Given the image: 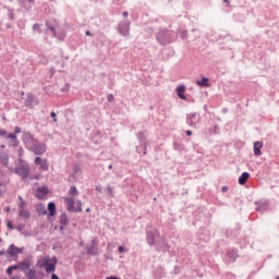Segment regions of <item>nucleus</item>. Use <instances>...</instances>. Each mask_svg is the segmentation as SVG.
I'll return each mask as SVG.
<instances>
[{"label":"nucleus","mask_w":279,"mask_h":279,"mask_svg":"<svg viewBox=\"0 0 279 279\" xmlns=\"http://www.w3.org/2000/svg\"><path fill=\"white\" fill-rule=\"evenodd\" d=\"M56 265H58V258L49 256L38 259L36 263V267L38 269H45L46 274H53L56 271Z\"/></svg>","instance_id":"f257e3e1"},{"label":"nucleus","mask_w":279,"mask_h":279,"mask_svg":"<svg viewBox=\"0 0 279 279\" xmlns=\"http://www.w3.org/2000/svg\"><path fill=\"white\" fill-rule=\"evenodd\" d=\"M156 38L160 45H169V43H173V33L161 29L157 33Z\"/></svg>","instance_id":"f03ea898"},{"label":"nucleus","mask_w":279,"mask_h":279,"mask_svg":"<svg viewBox=\"0 0 279 279\" xmlns=\"http://www.w3.org/2000/svg\"><path fill=\"white\" fill-rule=\"evenodd\" d=\"M199 123H202V116L197 112H191L186 114V125L194 130L199 128Z\"/></svg>","instance_id":"7ed1b4c3"},{"label":"nucleus","mask_w":279,"mask_h":279,"mask_svg":"<svg viewBox=\"0 0 279 279\" xmlns=\"http://www.w3.org/2000/svg\"><path fill=\"white\" fill-rule=\"evenodd\" d=\"M64 203L69 213H82V201H76V207L75 199H73V197H65Z\"/></svg>","instance_id":"20e7f679"},{"label":"nucleus","mask_w":279,"mask_h":279,"mask_svg":"<svg viewBox=\"0 0 279 279\" xmlns=\"http://www.w3.org/2000/svg\"><path fill=\"white\" fill-rule=\"evenodd\" d=\"M28 149L33 151L35 156H43L47 153V144L41 143L37 140Z\"/></svg>","instance_id":"39448f33"},{"label":"nucleus","mask_w":279,"mask_h":279,"mask_svg":"<svg viewBox=\"0 0 279 279\" xmlns=\"http://www.w3.org/2000/svg\"><path fill=\"white\" fill-rule=\"evenodd\" d=\"M19 217H22V219H29V217H32V214L29 213V210H27V202L23 199V196H19Z\"/></svg>","instance_id":"423d86ee"},{"label":"nucleus","mask_w":279,"mask_h":279,"mask_svg":"<svg viewBox=\"0 0 279 279\" xmlns=\"http://www.w3.org/2000/svg\"><path fill=\"white\" fill-rule=\"evenodd\" d=\"M14 173H16V175H21L22 180H27L29 178V165L23 163L17 166L14 169Z\"/></svg>","instance_id":"0eeeda50"},{"label":"nucleus","mask_w":279,"mask_h":279,"mask_svg":"<svg viewBox=\"0 0 279 279\" xmlns=\"http://www.w3.org/2000/svg\"><path fill=\"white\" fill-rule=\"evenodd\" d=\"M158 236H160V232L156 229L146 231V241L150 246L156 245V239H158Z\"/></svg>","instance_id":"6e6552de"},{"label":"nucleus","mask_w":279,"mask_h":279,"mask_svg":"<svg viewBox=\"0 0 279 279\" xmlns=\"http://www.w3.org/2000/svg\"><path fill=\"white\" fill-rule=\"evenodd\" d=\"M14 132L15 133L8 134L7 138H8V141H11V144L13 145V147H19V140L16 137V134H21V132H23V130L21 129V126H15Z\"/></svg>","instance_id":"1a4fd4ad"},{"label":"nucleus","mask_w":279,"mask_h":279,"mask_svg":"<svg viewBox=\"0 0 279 279\" xmlns=\"http://www.w3.org/2000/svg\"><path fill=\"white\" fill-rule=\"evenodd\" d=\"M22 141L29 149L37 140L34 138V135L32 133L24 131L22 135Z\"/></svg>","instance_id":"9d476101"},{"label":"nucleus","mask_w":279,"mask_h":279,"mask_svg":"<svg viewBox=\"0 0 279 279\" xmlns=\"http://www.w3.org/2000/svg\"><path fill=\"white\" fill-rule=\"evenodd\" d=\"M98 245H99V241L97 240V238H94L92 240V245L86 246L87 254H89L90 256H97V254H99V252H97Z\"/></svg>","instance_id":"9b49d317"},{"label":"nucleus","mask_w":279,"mask_h":279,"mask_svg":"<svg viewBox=\"0 0 279 279\" xmlns=\"http://www.w3.org/2000/svg\"><path fill=\"white\" fill-rule=\"evenodd\" d=\"M35 165L39 166L40 171H49V161H47V159L36 157Z\"/></svg>","instance_id":"f8f14e48"},{"label":"nucleus","mask_w":279,"mask_h":279,"mask_svg":"<svg viewBox=\"0 0 279 279\" xmlns=\"http://www.w3.org/2000/svg\"><path fill=\"white\" fill-rule=\"evenodd\" d=\"M119 32L122 36L130 35V21H123L119 24Z\"/></svg>","instance_id":"ddd939ff"},{"label":"nucleus","mask_w":279,"mask_h":279,"mask_svg":"<svg viewBox=\"0 0 279 279\" xmlns=\"http://www.w3.org/2000/svg\"><path fill=\"white\" fill-rule=\"evenodd\" d=\"M46 25H47L48 29H50V32H52L54 38H58L59 40H64V38H66V32L57 33L56 27L51 26L49 24V22H47Z\"/></svg>","instance_id":"4468645a"},{"label":"nucleus","mask_w":279,"mask_h":279,"mask_svg":"<svg viewBox=\"0 0 279 279\" xmlns=\"http://www.w3.org/2000/svg\"><path fill=\"white\" fill-rule=\"evenodd\" d=\"M257 213H265V210H269V202L268 201H259L255 202Z\"/></svg>","instance_id":"2eb2a0df"},{"label":"nucleus","mask_w":279,"mask_h":279,"mask_svg":"<svg viewBox=\"0 0 279 279\" xmlns=\"http://www.w3.org/2000/svg\"><path fill=\"white\" fill-rule=\"evenodd\" d=\"M185 92H186V86H184V85H179L175 88V93H177L178 97L180 99H182L183 101H186V95H184Z\"/></svg>","instance_id":"dca6fc26"},{"label":"nucleus","mask_w":279,"mask_h":279,"mask_svg":"<svg viewBox=\"0 0 279 279\" xmlns=\"http://www.w3.org/2000/svg\"><path fill=\"white\" fill-rule=\"evenodd\" d=\"M23 253V248H19L15 247L14 244L10 245L8 254L9 256H11V258H14V256H16L17 254H22Z\"/></svg>","instance_id":"f3484780"},{"label":"nucleus","mask_w":279,"mask_h":279,"mask_svg":"<svg viewBox=\"0 0 279 279\" xmlns=\"http://www.w3.org/2000/svg\"><path fill=\"white\" fill-rule=\"evenodd\" d=\"M17 264L20 266V270L23 271L24 274H27V271L29 270V267L32 266L28 259H24L22 262H19Z\"/></svg>","instance_id":"a211bd4d"},{"label":"nucleus","mask_w":279,"mask_h":279,"mask_svg":"<svg viewBox=\"0 0 279 279\" xmlns=\"http://www.w3.org/2000/svg\"><path fill=\"white\" fill-rule=\"evenodd\" d=\"M253 149H254V156H256L257 158L259 156H263V151H260V149H263V142H255Z\"/></svg>","instance_id":"6ab92c4d"},{"label":"nucleus","mask_w":279,"mask_h":279,"mask_svg":"<svg viewBox=\"0 0 279 279\" xmlns=\"http://www.w3.org/2000/svg\"><path fill=\"white\" fill-rule=\"evenodd\" d=\"M59 219L61 223V226L59 227V230H64V228L69 226V217L66 216V213L61 214Z\"/></svg>","instance_id":"aec40b11"},{"label":"nucleus","mask_w":279,"mask_h":279,"mask_svg":"<svg viewBox=\"0 0 279 279\" xmlns=\"http://www.w3.org/2000/svg\"><path fill=\"white\" fill-rule=\"evenodd\" d=\"M236 258H239V253H236L235 251H229L226 255L227 263H234Z\"/></svg>","instance_id":"412c9836"},{"label":"nucleus","mask_w":279,"mask_h":279,"mask_svg":"<svg viewBox=\"0 0 279 279\" xmlns=\"http://www.w3.org/2000/svg\"><path fill=\"white\" fill-rule=\"evenodd\" d=\"M156 250L157 252H167V250H169V244H167V241L161 240L157 243Z\"/></svg>","instance_id":"4be33fe9"},{"label":"nucleus","mask_w":279,"mask_h":279,"mask_svg":"<svg viewBox=\"0 0 279 279\" xmlns=\"http://www.w3.org/2000/svg\"><path fill=\"white\" fill-rule=\"evenodd\" d=\"M49 193V190L47 187H38L36 192V198L43 199L47 194Z\"/></svg>","instance_id":"5701e85b"},{"label":"nucleus","mask_w":279,"mask_h":279,"mask_svg":"<svg viewBox=\"0 0 279 279\" xmlns=\"http://www.w3.org/2000/svg\"><path fill=\"white\" fill-rule=\"evenodd\" d=\"M36 211L38 215L45 216V215H47V207L45 206V204H38L36 206Z\"/></svg>","instance_id":"b1692460"},{"label":"nucleus","mask_w":279,"mask_h":279,"mask_svg":"<svg viewBox=\"0 0 279 279\" xmlns=\"http://www.w3.org/2000/svg\"><path fill=\"white\" fill-rule=\"evenodd\" d=\"M19 3L21 8H32L34 5L35 1L34 0H19Z\"/></svg>","instance_id":"393cba45"},{"label":"nucleus","mask_w":279,"mask_h":279,"mask_svg":"<svg viewBox=\"0 0 279 279\" xmlns=\"http://www.w3.org/2000/svg\"><path fill=\"white\" fill-rule=\"evenodd\" d=\"M48 213L50 217H56V203L50 202L48 204Z\"/></svg>","instance_id":"a878e982"},{"label":"nucleus","mask_w":279,"mask_h":279,"mask_svg":"<svg viewBox=\"0 0 279 279\" xmlns=\"http://www.w3.org/2000/svg\"><path fill=\"white\" fill-rule=\"evenodd\" d=\"M247 180H250L248 172H243L241 174V177L239 178V184L243 185V184H245V182H247Z\"/></svg>","instance_id":"bb28decb"},{"label":"nucleus","mask_w":279,"mask_h":279,"mask_svg":"<svg viewBox=\"0 0 279 279\" xmlns=\"http://www.w3.org/2000/svg\"><path fill=\"white\" fill-rule=\"evenodd\" d=\"M69 195H71V197H76V195H80V192L75 185L70 187Z\"/></svg>","instance_id":"cd10ccee"},{"label":"nucleus","mask_w":279,"mask_h":279,"mask_svg":"<svg viewBox=\"0 0 279 279\" xmlns=\"http://www.w3.org/2000/svg\"><path fill=\"white\" fill-rule=\"evenodd\" d=\"M25 276L27 279H36L37 278L36 270H34V269L27 270V272H25Z\"/></svg>","instance_id":"c85d7f7f"},{"label":"nucleus","mask_w":279,"mask_h":279,"mask_svg":"<svg viewBox=\"0 0 279 279\" xmlns=\"http://www.w3.org/2000/svg\"><path fill=\"white\" fill-rule=\"evenodd\" d=\"M197 86L206 87L208 86V78L203 77L201 81H196Z\"/></svg>","instance_id":"c756f323"},{"label":"nucleus","mask_w":279,"mask_h":279,"mask_svg":"<svg viewBox=\"0 0 279 279\" xmlns=\"http://www.w3.org/2000/svg\"><path fill=\"white\" fill-rule=\"evenodd\" d=\"M106 193L109 195V197H114V187L107 185Z\"/></svg>","instance_id":"7c9ffc66"},{"label":"nucleus","mask_w":279,"mask_h":279,"mask_svg":"<svg viewBox=\"0 0 279 279\" xmlns=\"http://www.w3.org/2000/svg\"><path fill=\"white\" fill-rule=\"evenodd\" d=\"M173 149L175 151H182L184 149V146H182V144H180V143H174L173 144Z\"/></svg>","instance_id":"2f4dec72"},{"label":"nucleus","mask_w":279,"mask_h":279,"mask_svg":"<svg viewBox=\"0 0 279 279\" xmlns=\"http://www.w3.org/2000/svg\"><path fill=\"white\" fill-rule=\"evenodd\" d=\"M8 16H9V20H10V21H14V10L9 9Z\"/></svg>","instance_id":"473e14b6"},{"label":"nucleus","mask_w":279,"mask_h":279,"mask_svg":"<svg viewBox=\"0 0 279 279\" xmlns=\"http://www.w3.org/2000/svg\"><path fill=\"white\" fill-rule=\"evenodd\" d=\"M3 193H5V184L0 182V195H3Z\"/></svg>","instance_id":"72a5a7b5"},{"label":"nucleus","mask_w":279,"mask_h":279,"mask_svg":"<svg viewBox=\"0 0 279 279\" xmlns=\"http://www.w3.org/2000/svg\"><path fill=\"white\" fill-rule=\"evenodd\" d=\"M7 226L9 230H14V225H12V221L8 220Z\"/></svg>","instance_id":"f704fd0d"},{"label":"nucleus","mask_w":279,"mask_h":279,"mask_svg":"<svg viewBox=\"0 0 279 279\" xmlns=\"http://www.w3.org/2000/svg\"><path fill=\"white\" fill-rule=\"evenodd\" d=\"M38 29H40V24H34L33 32H38Z\"/></svg>","instance_id":"c9c22d12"},{"label":"nucleus","mask_w":279,"mask_h":279,"mask_svg":"<svg viewBox=\"0 0 279 279\" xmlns=\"http://www.w3.org/2000/svg\"><path fill=\"white\" fill-rule=\"evenodd\" d=\"M50 117H52L53 123H58V119H56V112L51 111Z\"/></svg>","instance_id":"e433bc0d"},{"label":"nucleus","mask_w":279,"mask_h":279,"mask_svg":"<svg viewBox=\"0 0 279 279\" xmlns=\"http://www.w3.org/2000/svg\"><path fill=\"white\" fill-rule=\"evenodd\" d=\"M107 99H108V101H114V95L109 94V95L107 96Z\"/></svg>","instance_id":"4c0bfd02"},{"label":"nucleus","mask_w":279,"mask_h":279,"mask_svg":"<svg viewBox=\"0 0 279 279\" xmlns=\"http://www.w3.org/2000/svg\"><path fill=\"white\" fill-rule=\"evenodd\" d=\"M0 136H8V131L0 129Z\"/></svg>","instance_id":"58836bf2"},{"label":"nucleus","mask_w":279,"mask_h":279,"mask_svg":"<svg viewBox=\"0 0 279 279\" xmlns=\"http://www.w3.org/2000/svg\"><path fill=\"white\" fill-rule=\"evenodd\" d=\"M14 270L11 268V266L9 267V268H7V274H8V276H12V272H13Z\"/></svg>","instance_id":"ea45409f"},{"label":"nucleus","mask_w":279,"mask_h":279,"mask_svg":"<svg viewBox=\"0 0 279 279\" xmlns=\"http://www.w3.org/2000/svg\"><path fill=\"white\" fill-rule=\"evenodd\" d=\"M118 252H119L120 254H123V252H125V247L119 246V247H118Z\"/></svg>","instance_id":"a19ab883"},{"label":"nucleus","mask_w":279,"mask_h":279,"mask_svg":"<svg viewBox=\"0 0 279 279\" xmlns=\"http://www.w3.org/2000/svg\"><path fill=\"white\" fill-rule=\"evenodd\" d=\"M11 269L13 271H16V269H21V268H20L19 264H16V265L11 266Z\"/></svg>","instance_id":"79ce46f5"},{"label":"nucleus","mask_w":279,"mask_h":279,"mask_svg":"<svg viewBox=\"0 0 279 279\" xmlns=\"http://www.w3.org/2000/svg\"><path fill=\"white\" fill-rule=\"evenodd\" d=\"M143 132H140L138 134H137V137L140 138V141H143Z\"/></svg>","instance_id":"37998d69"},{"label":"nucleus","mask_w":279,"mask_h":279,"mask_svg":"<svg viewBox=\"0 0 279 279\" xmlns=\"http://www.w3.org/2000/svg\"><path fill=\"white\" fill-rule=\"evenodd\" d=\"M96 191H98V193H101V191H102L101 185H97V186H96Z\"/></svg>","instance_id":"c03bdc74"},{"label":"nucleus","mask_w":279,"mask_h":279,"mask_svg":"<svg viewBox=\"0 0 279 279\" xmlns=\"http://www.w3.org/2000/svg\"><path fill=\"white\" fill-rule=\"evenodd\" d=\"M174 274H180V268L178 266L174 267Z\"/></svg>","instance_id":"a18cd8bd"},{"label":"nucleus","mask_w":279,"mask_h":279,"mask_svg":"<svg viewBox=\"0 0 279 279\" xmlns=\"http://www.w3.org/2000/svg\"><path fill=\"white\" fill-rule=\"evenodd\" d=\"M51 279H60V277H58V275H56V274H52Z\"/></svg>","instance_id":"49530a36"},{"label":"nucleus","mask_w":279,"mask_h":279,"mask_svg":"<svg viewBox=\"0 0 279 279\" xmlns=\"http://www.w3.org/2000/svg\"><path fill=\"white\" fill-rule=\"evenodd\" d=\"M122 16H124V19H126V16H129L128 11H124V12L122 13Z\"/></svg>","instance_id":"de8ad7c7"},{"label":"nucleus","mask_w":279,"mask_h":279,"mask_svg":"<svg viewBox=\"0 0 279 279\" xmlns=\"http://www.w3.org/2000/svg\"><path fill=\"white\" fill-rule=\"evenodd\" d=\"M187 136H193V132L192 131H186L185 132Z\"/></svg>","instance_id":"09e8293b"},{"label":"nucleus","mask_w":279,"mask_h":279,"mask_svg":"<svg viewBox=\"0 0 279 279\" xmlns=\"http://www.w3.org/2000/svg\"><path fill=\"white\" fill-rule=\"evenodd\" d=\"M85 34H86V36H93V34L90 33V31H86Z\"/></svg>","instance_id":"8fccbe9b"},{"label":"nucleus","mask_w":279,"mask_h":279,"mask_svg":"<svg viewBox=\"0 0 279 279\" xmlns=\"http://www.w3.org/2000/svg\"><path fill=\"white\" fill-rule=\"evenodd\" d=\"M226 191H228L227 186H222V193H226Z\"/></svg>","instance_id":"3c124183"},{"label":"nucleus","mask_w":279,"mask_h":279,"mask_svg":"<svg viewBox=\"0 0 279 279\" xmlns=\"http://www.w3.org/2000/svg\"><path fill=\"white\" fill-rule=\"evenodd\" d=\"M74 171H75V173H77L80 171V167H75Z\"/></svg>","instance_id":"603ef678"},{"label":"nucleus","mask_w":279,"mask_h":279,"mask_svg":"<svg viewBox=\"0 0 279 279\" xmlns=\"http://www.w3.org/2000/svg\"><path fill=\"white\" fill-rule=\"evenodd\" d=\"M107 279H119V278H117V277H107Z\"/></svg>","instance_id":"864d4df0"},{"label":"nucleus","mask_w":279,"mask_h":279,"mask_svg":"<svg viewBox=\"0 0 279 279\" xmlns=\"http://www.w3.org/2000/svg\"><path fill=\"white\" fill-rule=\"evenodd\" d=\"M229 1L228 0H223V3H228Z\"/></svg>","instance_id":"5fc2aeb1"},{"label":"nucleus","mask_w":279,"mask_h":279,"mask_svg":"<svg viewBox=\"0 0 279 279\" xmlns=\"http://www.w3.org/2000/svg\"><path fill=\"white\" fill-rule=\"evenodd\" d=\"M108 169H112V165H110V166L108 167Z\"/></svg>","instance_id":"6e6d98bb"},{"label":"nucleus","mask_w":279,"mask_h":279,"mask_svg":"<svg viewBox=\"0 0 279 279\" xmlns=\"http://www.w3.org/2000/svg\"><path fill=\"white\" fill-rule=\"evenodd\" d=\"M89 210H90V209H89V208H87V209H86V213H88Z\"/></svg>","instance_id":"4d7b16f0"},{"label":"nucleus","mask_w":279,"mask_h":279,"mask_svg":"<svg viewBox=\"0 0 279 279\" xmlns=\"http://www.w3.org/2000/svg\"><path fill=\"white\" fill-rule=\"evenodd\" d=\"M7 210L9 211V210H10V207H8Z\"/></svg>","instance_id":"13d9d810"},{"label":"nucleus","mask_w":279,"mask_h":279,"mask_svg":"<svg viewBox=\"0 0 279 279\" xmlns=\"http://www.w3.org/2000/svg\"><path fill=\"white\" fill-rule=\"evenodd\" d=\"M276 279H279V277H277Z\"/></svg>","instance_id":"bf43d9fd"}]
</instances>
